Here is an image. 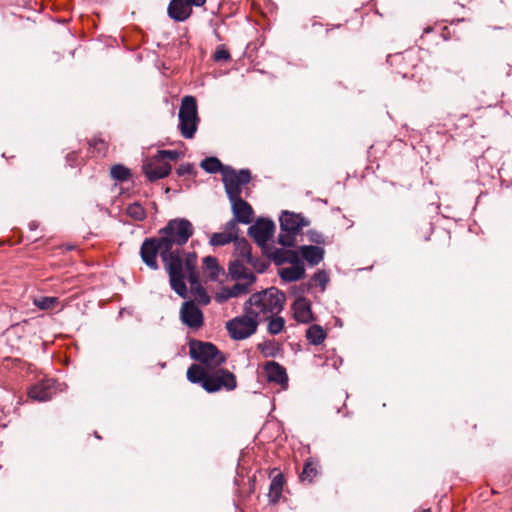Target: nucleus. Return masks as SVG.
<instances>
[{"label":"nucleus","instance_id":"1a4fd4ad","mask_svg":"<svg viewBox=\"0 0 512 512\" xmlns=\"http://www.w3.org/2000/svg\"><path fill=\"white\" fill-rule=\"evenodd\" d=\"M234 257L232 262H238L245 270H255L263 273L267 269V263L251 254V246L245 238L234 240Z\"/></svg>","mask_w":512,"mask_h":512},{"label":"nucleus","instance_id":"a878e982","mask_svg":"<svg viewBox=\"0 0 512 512\" xmlns=\"http://www.w3.org/2000/svg\"><path fill=\"white\" fill-rule=\"evenodd\" d=\"M284 485V478L281 474H277L273 477L270 487H269V493L268 496L272 502H277L279 498L281 497L282 490Z\"/></svg>","mask_w":512,"mask_h":512},{"label":"nucleus","instance_id":"bb28decb","mask_svg":"<svg viewBox=\"0 0 512 512\" xmlns=\"http://www.w3.org/2000/svg\"><path fill=\"white\" fill-rule=\"evenodd\" d=\"M264 321H268L267 331L271 335L281 333L285 327L284 318L278 315L271 316V318L264 319Z\"/></svg>","mask_w":512,"mask_h":512},{"label":"nucleus","instance_id":"79ce46f5","mask_svg":"<svg viewBox=\"0 0 512 512\" xmlns=\"http://www.w3.org/2000/svg\"><path fill=\"white\" fill-rule=\"evenodd\" d=\"M189 5L192 7V6H195V7H202L204 6V4L206 3L207 0H186Z\"/></svg>","mask_w":512,"mask_h":512},{"label":"nucleus","instance_id":"6ab92c4d","mask_svg":"<svg viewBox=\"0 0 512 512\" xmlns=\"http://www.w3.org/2000/svg\"><path fill=\"white\" fill-rule=\"evenodd\" d=\"M264 371L269 382H274L280 385L287 384L288 377L286 370L279 363L275 361L267 362L264 366Z\"/></svg>","mask_w":512,"mask_h":512},{"label":"nucleus","instance_id":"f03ea898","mask_svg":"<svg viewBox=\"0 0 512 512\" xmlns=\"http://www.w3.org/2000/svg\"><path fill=\"white\" fill-rule=\"evenodd\" d=\"M187 379L193 384H199L206 392L215 393L218 391H233L237 387V380L234 373L222 368L207 369L192 364L186 373Z\"/></svg>","mask_w":512,"mask_h":512},{"label":"nucleus","instance_id":"a211bd4d","mask_svg":"<svg viewBox=\"0 0 512 512\" xmlns=\"http://www.w3.org/2000/svg\"><path fill=\"white\" fill-rule=\"evenodd\" d=\"M232 204L234 218L240 223L249 224L253 218V209L248 202L241 197L229 199Z\"/></svg>","mask_w":512,"mask_h":512},{"label":"nucleus","instance_id":"423d86ee","mask_svg":"<svg viewBox=\"0 0 512 512\" xmlns=\"http://www.w3.org/2000/svg\"><path fill=\"white\" fill-rule=\"evenodd\" d=\"M308 225L309 221L301 215L284 211L280 216L281 232L278 236V242L284 247H292L302 227Z\"/></svg>","mask_w":512,"mask_h":512},{"label":"nucleus","instance_id":"c85d7f7f","mask_svg":"<svg viewBox=\"0 0 512 512\" xmlns=\"http://www.w3.org/2000/svg\"><path fill=\"white\" fill-rule=\"evenodd\" d=\"M203 268L209 272V277L212 280H215L220 272V267L218 265L217 259L212 256H207L203 259Z\"/></svg>","mask_w":512,"mask_h":512},{"label":"nucleus","instance_id":"0eeeda50","mask_svg":"<svg viewBox=\"0 0 512 512\" xmlns=\"http://www.w3.org/2000/svg\"><path fill=\"white\" fill-rule=\"evenodd\" d=\"M198 122L199 117L195 97H183L179 109V129L181 135L186 139L193 138L197 130Z\"/></svg>","mask_w":512,"mask_h":512},{"label":"nucleus","instance_id":"393cba45","mask_svg":"<svg viewBox=\"0 0 512 512\" xmlns=\"http://www.w3.org/2000/svg\"><path fill=\"white\" fill-rule=\"evenodd\" d=\"M325 330L317 324L310 326L306 331V338L312 345H319L326 339Z\"/></svg>","mask_w":512,"mask_h":512},{"label":"nucleus","instance_id":"2f4dec72","mask_svg":"<svg viewBox=\"0 0 512 512\" xmlns=\"http://www.w3.org/2000/svg\"><path fill=\"white\" fill-rule=\"evenodd\" d=\"M126 213L129 217L137 221H142L146 217L145 209L138 202H134L128 205L126 208Z\"/></svg>","mask_w":512,"mask_h":512},{"label":"nucleus","instance_id":"58836bf2","mask_svg":"<svg viewBox=\"0 0 512 512\" xmlns=\"http://www.w3.org/2000/svg\"><path fill=\"white\" fill-rule=\"evenodd\" d=\"M230 293L229 287H223L219 293L216 294V300L219 303H222L230 298H233V296H228Z\"/></svg>","mask_w":512,"mask_h":512},{"label":"nucleus","instance_id":"9b49d317","mask_svg":"<svg viewBox=\"0 0 512 512\" xmlns=\"http://www.w3.org/2000/svg\"><path fill=\"white\" fill-rule=\"evenodd\" d=\"M251 180V172L248 169L236 171L230 167L223 170V182L229 199L241 197L242 186Z\"/></svg>","mask_w":512,"mask_h":512},{"label":"nucleus","instance_id":"e433bc0d","mask_svg":"<svg viewBox=\"0 0 512 512\" xmlns=\"http://www.w3.org/2000/svg\"><path fill=\"white\" fill-rule=\"evenodd\" d=\"M180 153L175 150H160L158 151L157 157L161 160L169 159V160H177Z\"/></svg>","mask_w":512,"mask_h":512},{"label":"nucleus","instance_id":"cd10ccee","mask_svg":"<svg viewBox=\"0 0 512 512\" xmlns=\"http://www.w3.org/2000/svg\"><path fill=\"white\" fill-rule=\"evenodd\" d=\"M200 166L208 173H217L219 171L223 173V170L225 169L220 160L216 157H208L204 159Z\"/></svg>","mask_w":512,"mask_h":512},{"label":"nucleus","instance_id":"c9c22d12","mask_svg":"<svg viewBox=\"0 0 512 512\" xmlns=\"http://www.w3.org/2000/svg\"><path fill=\"white\" fill-rule=\"evenodd\" d=\"M230 59V53L223 46L217 47L214 53V60L217 62L228 61Z\"/></svg>","mask_w":512,"mask_h":512},{"label":"nucleus","instance_id":"4be33fe9","mask_svg":"<svg viewBox=\"0 0 512 512\" xmlns=\"http://www.w3.org/2000/svg\"><path fill=\"white\" fill-rule=\"evenodd\" d=\"M271 257L278 265L283 263H290L291 265L303 264L299 258V253L293 250L275 249L271 253Z\"/></svg>","mask_w":512,"mask_h":512},{"label":"nucleus","instance_id":"dca6fc26","mask_svg":"<svg viewBox=\"0 0 512 512\" xmlns=\"http://www.w3.org/2000/svg\"><path fill=\"white\" fill-rule=\"evenodd\" d=\"M168 16L176 22H184L192 15V8L186 0H170Z\"/></svg>","mask_w":512,"mask_h":512},{"label":"nucleus","instance_id":"ea45409f","mask_svg":"<svg viewBox=\"0 0 512 512\" xmlns=\"http://www.w3.org/2000/svg\"><path fill=\"white\" fill-rule=\"evenodd\" d=\"M313 279H314L315 282L319 283L323 287L328 282V276H327V274L324 271H319V272L315 273Z\"/></svg>","mask_w":512,"mask_h":512},{"label":"nucleus","instance_id":"c756f323","mask_svg":"<svg viewBox=\"0 0 512 512\" xmlns=\"http://www.w3.org/2000/svg\"><path fill=\"white\" fill-rule=\"evenodd\" d=\"M110 174L113 179L120 182L127 181L131 177L130 170L121 164H116L112 166Z\"/></svg>","mask_w":512,"mask_h":512},{"label":"nucleus","instance_id":"f704fd0d","mask_svg":"<svg viewBox=\"0 0 512 512\" xmlns=\"http://www.w3.org/2000/svg\"><path fill=\"white\" fill-rule=\"evenodd\" d=\"M238 223L239 222L236 220V218L231 219L229 222L226 223L223 232L231 234V238H233L234 240L239 239L238 238V232H239Z\"/></svg>","mask_w":512,"mask_h":512},{"label":"nucleus","instance_id":"473e14b6","mask_svg":"<svg viewBox=\"0 0 512 512\" xmlns=\"http://www.w3.org/2000/svg\"><path fill=\"white\" fill-rule=\"evenodd\" d=\"M230 242L234 243V239L231 238V234H228L226 232L214 233L210 237V244L212 246H223Z\"/></svg>","mask_w":512,"mask_h":512},{"label":"nucleus","instance_id":"f8f14e48","mask_svg":"<svg viewBox=\"0 0 512 512\" xmlns=\"http://www.w3.org/2000/svg\"><path fill=\"white\" fill-rule=\"evenodd\" d=\"M197 255L190 253L185 261L184 273L185 280L187 279L191 285V290L199 303L207 305L210 303V297L205 289L199 283L198 273L196 271Z\"/></svg>","mask_w":512,"mask_h":512},{"label":"nucleus","instance_id":"20e7f679","mask_svg":"<svg viewBox=\"0 0 512 512\" xmlns=\"http://www.w3.org/2000/svg\"><path fill=\"white\" fill-rule=\"evenodd\" d=\"M285 294L275 287L253 293L244 305V312L254 315L259 321L278 315L284 307Z\"/></svg>","mask_w":512,"mask_h":512},{"label":"nucleus","instance_id":"39448f33","mask_svg":"<svg viewBox=\"0 0 512 512\" xmlns=\"http://www.w3.org/2000/svg\"><path fill=\"white\" fill-rule=\"evenodd\" d=\"M190 356L199 362L198 366L207 369L219 367L226 361L224 354L214 344L202 341L191 342Z\"/></svg>","mask_w":512,"mask_h":512},{"label":"nucleus","instance_id":"5701e85b","mask_svg":"<svg viewBox=\"0 0 512 512\" xmlns=\"http://www.w3.org/2000/svg\"><path fill=\"white\" fill-rule=\"evenodd\" d=\"M305 275V268L303 264L291 265L279 270V276L286 282H293L300 280Z\"/></svg>","mask_w":512,"mask_h":512},{"label":"nucleus","instance_id":"412c9836","mask_svg":"<svg viewBox=\"0 0 512 512\" xmlns=\"http://www.w3.org/2000/svg\"><path fill=\"white\" fill-rule=\"evenodd\" d=\"M299 253L311 266L318 265L324 258V249L314 245H303L299 247Z\"/></svg>","mask_w":512,"mask_h":512},{"label":"nucleus","instance_id":"4c0bfd02","mask_svg":"<svg viewBox=\"0 0 512 512\" xmlns=\"http://www.w3.org/2000/svg\"><path fill=\"white\" fill-rule=\"evenodd\" d=\"M194 171V168H193V165L190 164V163H185V164H181L178 168H177V174L179 176H185V175H190L192 174Z\"/></svg>","mask_w":512,"mask_h":512},{"label":"nucleus","instance_id":"7ed1b4c3","mask_svg":"<svg viewBox=\"0 0 512 512\" xmlns=\"http://www.w3.org/2000/svg\"><path fill=\"white\" fill-rule=\"evenodd\" d=\"M194 233L192 223L185 218H176L170 220L165 227L159 230V239L164 247V255L167 252L176 253L185 266L187 256L191 252H184L182 246L187 243Z\"/></svg>","mask_w":512,"mask_h":512},{"label":"nucleus","instance_id":"f3484780","mask_svg":"<svg viewBox=\"0 0 512 512\" xmlns=\"http://www.w3.org/2000/svg\"><path fill=\"white\" fill-rule=\"evenodd\" d=\"M144 173L150 181L162 179L169 175L171 166L156 156L151 163L144 165Z\"/></svg>","mask_w":512,"mask_h":512},{"label":"nucleus","instance_id":"2eb2a0df","mask_svg":"<svg viewBox=\"0 0 512 512\" xmlns=\"http://www.w3.org/2000/svg\"><path fill=\"white\" fill-rule=\"evenodd\" d=\"M181 320L190 328L203 325V313L193 302H185L181 308Z\"/></svg>","mask_w":512,"mask_h":512},{"label":"nucleus","instance_id":"9d476101","mask_svg":"<svg viewBox=\"0 0 512 512\" xmlns=\"http://www.w3.org/2000/svg\"><path fill=\"white\" fill-rule=\"evenodd\" d=\"M259 321L254 315L244 313L235 317L226 323V329L230 337L234 340H243L253 335L258 328Z\"/></svg>","mask_w":512,"mask_h":512},{"label":"nucleus","instance_id":"c03bdc74","mask_svg":"<svg viewBox=\"0 0 512 512\" xmlns=\"http://www.w3.org/2000/svg\"><path fill=\"white\" fill-rule=\"evenodd\" d=\"M73 155H74V154H69V155H68V160H70V159L72 158V156H73Z\"/></svg>","mask_w":512,"mask_h":512},{"label":"nucleus","instance_id":"37998d69","mask_svg":"<svg viewBox=\"0 0 512 512\" xmlns=\"http://www.w3.org/2000/svg\"><path fill=\"white\" fill-rule=\"evenodd\" d=\"M403 57L401 55H396L394 58H393V61H398V60H401Z\"/></svg>","mask_w":512,"mask_h":512},{"label":"nucleus","instance_id":"6e6552de","mask_svg":"<svg viewBox=\"0 0 512 512\" xmlns=\"http://www.w3.org/2000/svg\"><path fill=\"white\" fill-rule=\"evenodd\" d=\"M229 274L236 283L229 287L230 293L228 296L239 297L248 294L251 291V286L256 282V276L252 270H245L238 262H230Z\"/></svg>","mask_w":512,"mask_h":512},{"label":"nucleus","instance_id":"7c9ffc66","mask_svg":"<svg viewBox=\"0 0 512 512\" xmlns=\"http://www.w3.org/2000/svg\"><path fill=\"white\" fill-rule=\"evenodd\" d=\"M318 470L312 461H306L303 471L300 474V480L302 482L311 483L312 480L317 476Z\"/></svg>","mask_w":512,"mask_h":512},{"label":"nucleus","instance_id":"aec40b11","mask_svg":"<svg viewBox=\"0 0 512 512\" xmlns=\"http://www.w3.org/2000/svg\"><path fill=\"white\" fill-rule=\"evenodd\" d=\"M294 318L301 323H308L313 320L310 303L307 299L300 297L292 305Z\"/></svg>","mask_w":512,"mask_h":512},{"label":"nucleus","instance_id":"4468645a","mask_svg":"<svg viewBox=\"0 0 512 512\" xmlns=\"http://www.w3.org/2000/svg\"><path fill=\"white\" fill-rule=\"evenodd\" d=\"M56 391L55 381L44 379L30 387L28 396L37 401H47L56 394Z\"/></svg>","mask_w":512,"mask_h":512},{"label":"nucleus","instance_id":"ddd939ff","mask_svg":"<svg viewBox=\"0 0 512 512\" xmlns=\"http://www.w3.org/2000/svg\"><path fill=\"white\" fill-rule=\"evenodd\" d=\"M275 225L270 220L259 219L248 229V234L261 247L273 236Z\"/></svg>","mask_w":512,"mask_h":512},{"label":"nucleus","instance_id":"b1692460","mask_svg":"<svg viewBox=\"0 0 512 512\" xmlns=\"http://www.w3.org/2000/svg\"><path fill=\"white\" fill-rule=\"evenodd\" d=\"M257 349L263 355V357H276L281 351V344L276 340H267L259 343Z\"/></svg>","mask_w":512,"mask_h":512},{"label":"nucleus","instance_id":"a19ab883","mask_svg":"<svg viewBox=\"0 0 512 512\" xmlns=\"http://www.w3.org/2000/svg\"><path fill=\"white\" fill-rule=\"evenodd\" d=\"M91 145H93L99 152H105L107 150V143L104 140H94Z\"/></svg>","mask_w":512,"mask_h":512},{"label":"nucleus","instance_id":"72a5a7b5","mask_svg":"<svg viewBox=\"0 0 512 512\" xmlns=\"http://www.w3.org/2000/svg\"><path fill=\"white\" fill-rule=\"evenodd\" d=\"M58 300L56 297H41L34 300V304L43 310L52 309L57 304Z\"/></svg>","mask_w":512,"mask_h":512},{"label":"nucleus","instance_id":"f257e3e1","mask_svg":"<svg viewBox=\"0 0 512 512\" xmlns=\"http://www.w3.org/2000/svg\"><path fill=\"white\" fill-rule=\"evenodd\" d=\"M158 253L169 275L172 289L181 297H186L187 286L182 260L178 258L176 253L167 252L168 255H164V247L159 237L147 238L143 241L140 248V256L142 261L152 270L159 268L157 262Z\"/></svg>","mask_w":512,"mask_h":512},{"label":"nucleus","instance_id":"a18cd8bd","mask_svg":"<svg viewBox=\"0 0 512 512\" xmlns=\"http://www.w3.org/2000/svg\"><path fill=\"white\" fill-rule=\"evenodd\" d=\"M422 512H431L430 509H425Z\"/></svg>","mask_w":512,"mask_h":512}]
</instances>
